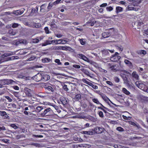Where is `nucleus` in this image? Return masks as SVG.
Returning a JSON list of instances; mask_svg holds the SVG:
<instances>
[{
  "mask_svg": "<svg viewBox=\"0 0 148 148\" xmlns=\"http://www.w3.org/2000/svg\"><path fill=\"white\" fill-rule=\"evenodd\" d=\"M133 139H140L142 138V137L140 136H135L133 137Z\"/></svg>",
  "mask_w": 148,
  "mask_h": 148,
  "instance_id": "obj_57",
  "label": "nucleus"
},
{
  "mask_svg": "<svg viewBox=\"0 0 148 148\" xmlns=\"http://www.w3.org/2000/svg\"><path fill=\"white\" fill-rule=\"evenodd\" d=\"M122 116H123V118L124 119H125V120H128L129 119H131V117H127L126 116L123 115Z\"/></svg>",
  "mask_w": 148,
  "mask_h": 148,
  "instance_id": "obj_48",
  "label": "nucleus"
},
{
  "mask_svg": "<svg viewBox=\"0 0 148 148\" xmlns=\"http://www.w3.org/2000/svg\"><path fill=\"white\" fill-rule=\"evenodd\" d=\"M36 58L34 56H32L29 58L27 60V61H31L33 60Z\"/></svg>",
  "mask_w": 148,
  "mask_h": 148,
  "instance_id": "obj_38",
  "label": "nucleus"
},
{
  "mask_svg": "<svg viewBox=\"0 0 148 148\" xmlns=\"http://www.w3.org/2000/svg\"><path fill=\"white\" fill-rule=\"evenodd\" d=\"M123 11V8L121 7L117 6L116 8V12L118 13L119 12H121Z\"/></svg>",
  "mask_w": 148,
  "mask_h": 148,
  "instance_id": "obj_19",
  "label": "nucleus"
},
{
  "mask_svg": "<svg viewBox=\"0 0 148 148\" xmlns=\"http://www.w3.org/2000/svg\"><path fill=\"white\" fill-rule=\"evenodd\" d=\"M111 34L108 32H104L102 34V36L104 38H107L109 37Z\"/></svg>",
  "mask_w": 148,
  "mask_h": 148,
  "instance_id": "obj_12",
  "label": "nucleus"
},
{
  "mask_svg": "<svg viewBox=\"0 0 148 148\" xmlns=\"http://www.w3.org/2000/svg\"><path fill=\"white\" fill-rule=\"evenodd\" d=\"M46 4H44L40 6V12L42 13H44L47 12L48 11H47L46 9Z\"/></svg>",
  "mask_w": 148,
  "mask_h": 148,
  "instance_id": "obj_6",
  "label": "nucleus"
},
{
  "mask_svg": "<svg viewBox=\"0 0 148 148\" xmlns=\"http://www.w3.org/2000/svg\"><path fill=\"white\" fill-rule=\"evenodd\" d=\"M63 89L65 91H67L69 90V88L68 87V84H64L63 86Z\"/></svg>",
  "mask_w": 148,
  "mask_h": 148,
  "instance_id": "obj_25",
  "label": "nucleus"
},
{
  "mask_svg": "<svg viewBox=\"0 0 148 148\" xmlns=\"http://www.w3.org/2000/svg\"><path fill=\"white\" fill-rule=\"evenodd\" d=\"M7 85H8L10 84H12L13 82H15L11 79H5Z\"/></svg>",
  "mask_w": 148,
  "mask_h": 148,
  "instance_id": "obj_21",
  "label": "nucleus"
},
{
  "mask_svg": "<svg viewBox=\"0 0 148 148\" xmlns=\"http://www.w3.org/2000/svg\"><path fill=\"white\" fill-rule=\"evenodd\" d=\"M19 24L17 23H14L12 24V28H15L17 27L18 26Z\"/></svg>",
  "mask_w": 148,
  "mask_h": 148,
  "instance_id": "obj_36",
  "label": "nucleus"
},
{
  "mask_svg": "<svg viewBox=\"0 0 148 148\" xmlns=\"http://www.w3.org/2000/svg\"><path fill=\"white\" fill-rule=\"evenodd\" d=\"M55 62L58 63V64L59 65H61L62 64L61 62L60 61V60L58 59H56L55 60Z\"/></svg>",
  "mask_w": 148,
  "mask_h": 148,
  "instance_id": "obj_44",
  "label": "nucleus"
},
{
  "mask_svg": "<svg viewBox=\"0 0 148 148\" xmlns=\"http://www.w3.org/2000/svg\"><path fill=\"white\" fill-rule=\"evenodd\" d=\"M10 126L12 127V128H14L15 129L18 128V126L14 124H11L10 125Z\"/></svg>",
  "mask_w": 148,
  "mask_h": 148,
  "instance_id": "obj_37",
  "label": "nucleus"
},
{
  "mask_svg": "<svg viewBox=\"0 0 148 148\" xmlns=\"http://www.w3.org/2000/svg\"><path fill=\"white\" fill-rule=\"evenodd\" d=\"M53 6V5L51 3H49V5L47 7V9H48V11L49 10V9H50L51 7Z\"/></svg>",
  "mask_w": 148,
  "mask_h": 148,
  "instance_id": "obj_47",
  "label": "nucleus"
},
{
  "mask_svg": "<svg viewBox=\"0 0 148 148\" xmlns=\"http://www.w3.org/2000/svg\"><path fill=\"white\" fill-rule=\"evenodd\" d=\"M75 84L71 83H69L68 84V87L71 90H73L75 88Z\"/></svg>",
  "mask_w": 148,
  "mask_h": 148,
  "instance_id": "obj_9",
  "label": "nucleus"
},
{
  "mask_svg": "<svg viewBox=\"0 0 148 148\" xmlns=\"http://www.w3.org/2000/svg\"><path fill=\"white\" fill-rule=\"evenodd\" d=\"M9 33L12 34V35H14L16 34V33L15 32H13L12 31H9Z\"/></svg>",
  "mask_w": 148,
  "mask_h": 148,
  "instance_id": "obj_62",
  "label": "nucleus"
},
{
  "mask_svg": "<svg viewBox=\"0 0 148 148\" xmlns=\"http://www.w3.org/2000/svg\"><path fill=\"white\" fill-rule=\"evenodd\" d=\"M73 67L74 68L77 69H79L80 68V66L78 65L77 64H74L73 65Z\"/></svg>",
  "mask_w": 148,
  "mask_h": 148,
  "instance_id": "obj_49",
  "label": "nucleus"
},
{
  "mask_svg": "<svg viewBox=\"0 0 148 148\" xmlns=\"http://www.w3.org/2000/svg\"><path fill=\"white\" fill-rule=\"evenodd\" d=\"M53 49L54 50H61V46H55L53 47Z\"/></svg>",
  "mask_w": 148,
  "mask_h": 148,
  "instance_id": "obj_39",
  "label": "nucleus"
},
{
  "mask_svg": "<svg viewBox=\"0 0 148 148\" xmlns=\"http://www.w3.org/2000/svg\"><path fill=\"white\" fill-rule=\"evenodd\" d=\"M19 12H20V11L19 10H17L16 11H14L13 13L14 14H16V15H19Z\"/></svg>",
  "mask_w": 148,
  "mask_h": 148,
  "instance_id": "obj_51",
  "label": "nucleus"
},
{
  "mask_svg": "<svg viewBox=\"0 0 148 148\" xmlns=\"http://www.w3.org/2000/svg\"><path fill=\"white\" fill-rule=\"evenodd\" d=\"M39 42V40L38 39H34L32 41L33 43H38Z\"/></svg>",
  "mask_w": 148,
  "mask_h": 148,
  "instance_id": "obj_42",
  "label": "nucleus"
},
{
  "mask_svg": "<svg viewBox=\"0 0 148 148\" xmlns=\"http://www.w3.org/2000/svg\"><path fill=\"white\" fill-rule=\"evenodd\" d=\"M114 147L115 148H121V146L120 145H115Z\"/></svg>",
  "mask_w": 148,
  "mask_h": 148,
  "instance_id": "obj_53",
  "label": "nucleus"
},
{
  "mask_svg": "<svg viewBox=\"0 0 148 148\" xmlns=\"http://www.w3.org/2000/svg\"><path fill=\"white\" fill-rule=\"evenodd\" d=\"M136 23L138 25V27L137 28L139 29L140 28V26L141 25L143 24V23L142 22H136Z\"/></svg>",
  "mask_w": 148,
  "mask_h": 148,
  "instance_id": "obj_31",
  "label": "nucleus"
},
{
  "mask_svg": "<svg viewBox=\"0 0 148 148\" xmlns=\"http://www.w3.org/2000/svg\"><path fill=\"white\" fill-rule=\"evenodd\" d=\"M38 9V7L37 6L35 8H32L31 13H33L34 14L37 12Z\"/></svg>",
  "mask_w": 148,
  "mask_h": 148,
  "instance_id": "obj_16",
  "label": "nucleus"
},
{
  "mask_svg": "<svg viewBox=\"0 0 148 148\" xmlns=\"http://www.w3.org/2000/svg\"><path fill=\"white\" fill-rule=\"evenodd\" d=\"M42 73H38L34 76L32 77V78L35 80L36 82H39L42 80Z\"/></svg>",
  "mask_w": 148,
  "mask_h": 148,
  "instance_id": "obj_3",
  "label": "nucleus"
},
{
  "mask_svg": "<svg viewBox=\"0 0 148 148\" xmlns=\"http://www.w3.org/2000/svg\"><path fill=\"white\" fill-rule=\"evenodd\" d=\"M114 79L116 82H118L120 81L119 79L117 77H114Z\"/></svg>",
  "mask_w": 148,
  "mask_h": 148,
  "instance_id": "obj_40",
  "label": "nucleus"
},
{
  "mask_svg": "<svg viewBox=\"0 0 148 148\" xmlns=\"http://www.w3.org/2000/svg\"><path fill=\"white\" fill-rule=\"evenodd\" d=\"M59 40H60L61 42H59V44H65L66 42H69V40L67 38H66L65 40H63V39H59Z\"/></svg>",
  "mask_w": 148,
  "mask_h": 148,
  "instance_id": "obj_14",
  "label": "nucleus"
},
{
  "mask_svg": "<svg viewBox=\"0 0 148 148\" xmlns=\"http://www.w3.org/2000/svg\"><path fill=\"white\" fill-rule=\"evenodd\" d=\"M33 136H35L36 138H42L43 137V136L42 135H36L33 134Z\"/></svg>",
  "mask_w": 148,
  "mask_h": 148,
  "instance_id": "obj_58",
  "label": "nucleus"
},
{
  "mask_svg": "<svg viewBox=\"0 0 148 148\" xmlns=\"http://www.w3.org/2000/svg\"><path fill=\"white\" fill-rule=\"evenodd\" d=\"M44 30L45 31V33L47 34L49 33V31L48 29V28L47 27H45L44 28Z\"/></svg>",
  "mask_w": 148,
  "mask_h": 148,
  "instance_id": "obj_45",
  "label": "nucleus"
},
{
  "mask_svg": "<svg viewBox=\"0 0 148 148\" xmlns=\"http://www.w3.org/2000/svg\"><path fill=\"white\" fill-rule=\"evenodd\" d=\"M116 66V65H114L111 66L110 68L111 69V70L113 71H117L118 69L116 68H115Z\"/></svg>",
  "mask_w": 148,
  "mask_h": 148,
  "instance_id": "obj_26",
  "label": "nucleus"
},
{
  "mask_svg": "<svg viewBox=\"0 0 148 148\" xmlns=\"http://www.w3.org/2000/svg\"><path fill=\"white\" fill-rule=\"evenodd\" d=\"M60 102L61 103L64 105H66L67 103V101L66 99L64 98L60 99Z\"/></svg>",
  "mask_w": 148,
  "mask_h": 148,
  "instance_id": "obj_22",
  "label": "nucleus"
},
{
  "mask_svg": "<svg viewBox=\"0 0 148 148\" xmlns=\"http://www.w3.org/2000/svg\"><path fill=\"white\" fill-rule=\"evenodd\" d=\"M7 83L5 80V79H4V81H2L1 82V83L3 84V85H7Z\"/></svg>",
  "mask_w": 148,
  "mask_h": 148,
  "instance_id": "obj_52",
  "label": "nucleus"
},
{
  "mask_svg": "<svg viewBox=\"0 0 148 148\" xmlns=\"http://www.w3.org/2000/svg\"><path fill=\"white\" fill-rule=\"evenodd\" d=\"M92 132H91L89 131H84V133L85 134H87L88 135H92V134H90L91 133H92Z\"/></svg>",
  "mask_w": 148,
  "mask_h": 148,
  "instance_id": "obj_50",
  "label": "nucleus"
},
{
  "mask_svg": "<svg viewBox=\"0 0 148 148\" xmlns=\"http://www.w3.org/2000/svg\"><path fill=\"white\" fill-rule=\"evenodd\" d=\"M107 3H103L102 4H101L100 6V7H106V6L107 5Z\"/></svg>",
  "mask_w": 148,
  "mask_h": 148,
  "instance_id": "obj_55",
  "label": "nucleus"
},
{
  "mask_svg": "<svg viewBox=\"0 0 148 148\" xmlns=\"http://www.w3.org/2000/svg\"><path fill=\"white\" fill-rule=\"evenodd\" d=\"M77 56L79 58L82 59L83 60L88 62L89 60L84 55L82 54H78L77 55Z\"/></svg>",
  "mask_w": 148,
  "mask_h": 148,
  "instance_id": "obj_8",
  "label": "nucleus"
},
{
  "mask_svg": "<svg viewBox=\"0 0 148 148\" xmlns=\"http://www.w3.org/2000/svg\"><path fill=\"white\" fill-rule=\"evenodd\" d=\"M116 130L120 132H123L124 131V130L123 128L120 127H117L116 128Z\"/></svg>",
  "mask_w": 148,
  "mask_h": 148,
  "instance_id": "obj_34",
  "label": "nucleus"
},
{
  "mask_svg": "<svg viewBox=\"0 0 148 148\" xmlns=\"http://www.w3.org/2000/svg\"><path fill=\"white\" fill-rule=\"evenodd\" d=\"M106 82L107 84H109L110 86H112L113 85V84L110 81H107Z\"/></svg>",
  "mask_w": 148,
  "mask_h": 148,
  "instance_id": "obj_61",
  "label": "nucleus"
},
{
  "mask_svg": "<svg viewBox=\"0 0 148 148\" xmlns=\"http://www.w3.org/2000/svg\"><path fill=\"white\" fill-rule=\"evenodd\" d=\"M128 10H136V9L135 8H134L133 7H131V6H130V5H129L128 6Z\"/></svg>",
  "mask_w": 148,
  "mask_h": 148,
  "instance_id": "obj_35",
  "label": "nucleus"
},
{
  "mask_svg": "<svg viewBox=\"0 0 148 148\" xmlns=\"http://www.w3.org/2000/svg\"><path fill=\"white\" fill-rule=\"evenodd\" d=\"M50 59H49L48 58H45L44 60V61L43 60V62H49L50 60Z\"/></svg>",
  "mask_w": 148,
  "mask_h": 148,
  "instance_id": "obj_59",
  "label": "nucleus"
},
{
  "mask_svg": "<svg viewBox=\"0 0 148 148\" xmlns=\"http://www.w3.org/2000/svg\"><path fill=\"white\" fill-rule=\"evenodd\" d=\"M93 102H94L95 103L97 104H100L103 107H104L100 103L99 101H98L97 99H93Z\"/></svg>",
  "mask_w": 148,
  "mask_h": 148,
  "instance_id": "obj_32",
  "label": "nucleus"
},
{
  "mask_svg": "<svg viewBox=\"0 0 148 148\" xmlns=\"http://www.w3.org/2000/svg\"><path fill=\"white\" fill-rule=\"evenodd\" d=\"M26 41L25 40L21 39L19 40V42H20V43L24 44L26 43Z\"/></svg>",
  "mask_w": 148,
  "mask_h": 148,
  "instance_id": "obj_43",
  "label": "nucleus"
},
{
  "mask_svg": "<svg viewBox=\"0 0 148 148\" xmlns=\"http://www.w3.org/2000/svg\"><path fill=\"white\" fill-rule=\"evenodd\" d=\"M42 80L44 82L48 80L50 78L49 76L46 74H45L43 73H42Z\"/></svg>",
  "mask_w": 148,
  "mask_h": 148,
  "instance_id": "obj_7",
  "label": "nucleus"
},
{
  "mask_svg": "<svg viewBox=\"0 0 148 148\" xmlns=\"http://www.w3.org/2000/svg\"><path fill=\"white\" fill-rule=\"evenodd\" d=\"M1 115L2 116H5V117H7V115L6 112L5 111H0Z\"/></svg>",
  "mask_w": 148,
  "mask_h": 148,
  "instance_id": "obj_24",
  "label": "nucleus"
},
{
  "mask_svg": "<svg viewBox=\"0 0 148 148\" xmlns=\"http://www.w3.org/2000/svg\"><path fill=\"white\" fill-rule=\"evenodd\" d=\"M94 91L100 95L103 99L105 100H106V97L103 95V94L100 92V91L99 90H94Z\"/></svg>",
  "mask_w": 148,
  "mask_h": 148,
  "instance_id": "obj_15",
  "label": "nucleus"
},
{
  "mask_svg": "<svg viewBox=\"0 0 148 148\" xmlns=\"http://www.w3.org/2000/svg\"><path fill=\"white\" fill-rule=\"evenodd\" d=\"M126 84L128 88L130 89H132L134 88V85L132 83H130L128 82V83Z\"/></svg>",
  "mask_w": 148,
  "mask_h": 148,
  "instance_id": "obj_20",
  "label": "nucleus"
},
{
  "mask_svg": "<svg viewBox=\"0 0 148 148\" xmlns=\"http://www.w3.org/2000/svg\"><path fill=\"white\" fill-rule=\"evenodd\" d=\"M138 53L140 54H143V55H145L147 53V52L146 51L144 50H141L139 51Z\"/></svg>",
  "mask_w": 148,
  "mask_h": 148,
  "instance_id": "obj_29",
  "label": "nucleus"
},
{
  "mask_svg": "<svg viewBox=\"0 0 148 148\" xmlns=\"http://www.w3.org/2000/svg\"><path fill=\"white\" fill-rule=\"evenodd\" d=\"M93 65L97 69L99 68L100 66V65L96 62H93Z\"/></svg>",
  "mask_w": 148,
  "mask_h": 148,
  "instance_id": "obj_30",
  "label": "nucleus"
},
{
  "mask_svg": "<svg viewBox=\"0 0 148 148\" xmlns=\"http://www.w3.org/2000/svg\"><path fill=\"white\" fill-rule=\"evenodd\" d=\"M124 62L129 66L131 67L132 66V63L127 60H124Z\"/></svg>",
  "mask_w": 148,
  "mask_h": 148,
  "instance_id": "obj_17",
  "label": "nucleus"
},
{
  "mask_svg": "<svg viewBox=\"0 0 148 148\" xmlns=\"http://www.w3.org/2000/svg\"><path fill=\"white\" fill-rule=\"evenodd\" d=\"M5 97L8 99L9 102H10L12 101V99L8 96H5Z\"/></svg>",
  "mask_w": 148,
  "mask_h": 148,
  "instance_id": "obj_54",
  "label": "nucleus"
},
{
  "mask_svg": "<svg viewBox=\"0 0 148 148\" xmlns=\"http://www.w3.org/2000/svg\"><path fill=\"white\" fill-rule=\"evenodd\" d=\"M102 56L105 57L108 56L109 54V53L108 50L107 49H104L101 51Z\"/></svg>",
  "mask_w": 148,
  "mask_h": 148,
  "instance_id": "obj_10",
  "label": "nucleus"
},
{
  "mask_svg": "<svg viewBox=\"0 0 148 148\" xmlns=\"http://www.w3.org/2000/svg\"><path fill=\"white\" fill-rule=\"evenodd\" d=\"M99 115L100 117L103 118V112L102 111H99Z\"/></svg>",
  "mask_w": 148,
  "mask_h": 148,
  "instance_id": "obj_46",
  "label": "nucleus"
},
{
  "mask_svg": "<svg viewBox=\"0 0 148 148\" xmlns=\"http://www.w3.org/2000/svg\"><path fill=\"white\" fill-rule=\"evenodd\" d=\"M52 110L50 108H48L45 109L44 112L41 114V115L42 116H49L51 115Z\"/></svg>",
  "mask_w": 148,
  "mask_h": 148,
  "instance_id": "obj_2",
  "label": "nucleus"
},
{
  "mask_svg": "<svg viewBox=\"0 0 148 148\" xmlns=\"http://www.w3.org/2000/svg\"><path fill=\"white\" fill-rule=\"evenodd\" d=\"M132 76L136 80H138L139 76L136 71H134L133 72L132 74Z\"/></svg>",
  "mask_w": 148,
  "mask_h": 148,
  "instance_id": "obj_11",
  "label": "nucleus"
},
{
  "mask_svg": "<svg viewBox=\"0 0 148 148\" xmlns=\"http://www.w3.org/2000/svg\"><path fill=\"white\" fill-rule=\"evenodd\" d=\"M106 10L110 12L113 10V8L111 6L107 7L106 8Z\"/></svg>",
  "mask_w": 148,
  "mask_h": 148,
  "instance_id": "obj_33",
  "label": "nucleus"
},
{
  "mask_svg": "<svg viewBox=\"0 0 148 148\" xmlns=\"http://www.w3.org/2000/svg\"><path fill=\"white\" fill-rule=\"evenodd\" d=\"M41 26V25L40 24L34 23L33 25V27L34 28H38L40 27Z\"/></svg>",
  "mask_w": 148,
  "mask_h": 148,
  "instance_id": "obj_23",
  "label": "nucleus"
},
{
  "mask_svg": "<svg viewBox=\"0 0 148 148\" xmlns=\"http://www.w3.org/2000/svg\"><path fill=\"white\" fill-rule=\"evenodd\" d=\"M122 91L124 93L127 95H129L130 94V92L124 88H123Z\"/></svg>",
  "mask_w": 148,
  "mask_h": 148,
  "instance_id": "obj_18",
  "label": "nucleus"
},
{
  "mask_svg": "<svg viewBox=\"0 0 148 148\" xmlns=\"http://www.w3.org/2000/svg\"><path fill=\"white\" fill-rule=\"evenodd\" d=\"M143 90L145 92H148V87H146V88H145L143 89Z\"/></svg>",
  "mask_w": 148,
  "mask_h": 148,
  "instance_id": "obj_64",
  "label": "nucleus"
},
{
  "mask_svg": "<svg viewBox=\"0 0 148 148\" xmlns=\"http://www.w3.org/2000/svg\"><path fill=\"white\" fill-rule=\"evenodd\" d=\"M103 131V129L98 127H94V129H93V132L94 131V132L96 133H101Z\"/></svg>",
  "mask_w": 148,
  "mask_h": 148,
  "instance_id": "obj_4",
  "label": "nucleus"
},
{
  "mask_svg": "<svg viewBox=\"0 0 148 148\" xmlns=\"http://www.w3.org/2000/svg\"><path fill=\"white\" fill-rule=\"evenodd\" d=\"M11 55V54L9 53H4L3 54V55H2V57L3 58L10 56Z\"/></svg>",
  "mask_w": 148,
  "mask_h": 148,
  "instance_id": "obj_41",
  "label": "nucleus"
},
{
  "mask_svg": "<svg viewBox=\"0 0 148 148\" xmlns=\"http://www.w3.org/2000/svg\"><path fill=\"white\" fill-rule=\"evenodd\" d=\"M86 82L87 84L92 87V84L91 83L86 81Z\"/></svg>",
  "mask_w": 148,
  "mask_h": 148,
  "instance_id": "obj_63",
  "label": "nucleus"
},
{
  "mask_svg": "<svg viewBox=\"0 0 148 148\" xmlns=\"http://www.w3.org/2000/svg\"><path fill=\"white\" fill-rule=\"evenodd\" d=\"M129 73L128 72L125 70L121 71V73L120 75L122 77L124 81V83L125 84H127L128 82V81L127 77L126 76H123L122 75H124L125 74H128Z\"/></svg>",
  "mask_w": 148,
  "mask_h": 148,
  "instance_id": "obj_1",
  "label": "nucleus"
},
{
  "mask_svg": "<svg viewBox=\"0 0 148 148\" xmlns=\"http://www.w3.org/2000/svg\"><path fill=\"white\" fill-rule=\"evenodd\" d=\"M121 58V57L119 56H112V57L110 58V60L113 62H117Z\"/></svg>",
  "mask_w": 148,
  "mask_h": 148,
  "instance_id": "obj_5",
  "label": "nucleus"
},
{
  "mask_svg": "<svg viewBox=\"0 0 148 148\" xmlns=\"http://www.w3.org/2000/svg\"><path fill=\"white\" fill-rule=\"evenodd\" d=\"M61 0H57L56 1L54 2L53 3V4L54 5H56V4H58V3H59V2H60V1H61Z\"/></svg>",
  "mask_w": 148,
  "mask_h": 148,
  "instance_id": "obj_56",
  "label": "nucleus"
},
{
  "mask_svg": "<svg viewBox=\"0 0 148 148\" xmlns=\"http://www.w3.org/2000/svg\"><path fill=\"white\" fill-rule=\"evenodd\" d=\"M1 39L3 40H5L8 41V38L6 37H5V36L2 37L1 38Z\"/></svg>",
  "mask_w": 148,
  "mask_h": 148,
  "instance_id": "obj_60",
  "label": "nucleus"
},
{
  "mask_svg": "<svg viewBox=\"0 0 148 148\" xmlns=\"http://www.w3.org/2000/svg\"><path fill=\"white\" fill-rule=\"evenodd\" d=\"M81 97V95L80 94H78L75 95V98L74 99L75 100H78L80 99Z\"/></svg>",
  "mask_w": 148,
  "mask_h": 148,
  "instance_id": "obj_27",
  "label": "nucleus"
},
{
  "mask_svg": "<svg viewBox=\"0 0 148 148\" xmlns=\"http://www.w3.org/2000/svg\"><path fill=\"white\" fill-rule=\"evenodd\" d=\"M46 87H45V88L48 90L50 92H53L54 91V89L53 88L50 86H48L47 87L45 86Z\"/></svg>",
  "mask_w": 148,
  "mask_h": 148,
  "instance_id": "obj_13",
  "label": "nucleus"
},
{
  "mask_svg": "<svg viewBox=\"0 0 148 148\" xmlns=\"http://www.w3.org/2000/svg\"><path fill=\"white\" fill-rule=\"evenodd\" d=\"M43 109V108L42 106H38L36 108V110L38 112H40Z\"/></svg>",
  "mask_w": 148,
  "mask_h": 148,
  "instance_id": "obj_28",
  "label": "nucleus"
}]
</instances>
